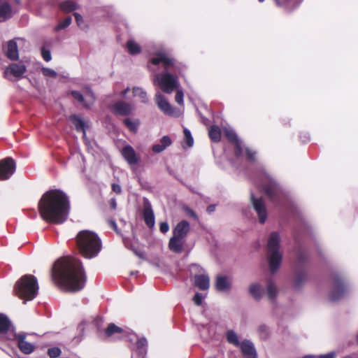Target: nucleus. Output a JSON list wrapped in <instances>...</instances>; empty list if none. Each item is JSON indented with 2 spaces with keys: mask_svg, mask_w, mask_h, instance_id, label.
I'll return each instance as SVG.
<instances>
[{
  "mask_svg": "<svg viewBox=\"0 0 358 358\" xmlns=\"http://www.w3.org/2000/svg\"><path fill=\"white\" fill-rule=\"evenodd\" d=\"M52 276L59 286L71 292L83 289L87 280L82 262L73 257L58 260L52 268Z\"/></svg>",
  "mask_w": 358,
  "mask_h": 358,
  "instance_id": "nucleus-1",
  "label": "nucleus"
},
{
  "mask_svg": "<svg viewBox=\"0 0 358 358\" xmlns=\"http://www.w3.org/2000/svg\"><path fill=\"white\" fill-rule=\"evenodd\" d=\"M40 216L46 222L61 224L68 218L71 204L67 194L59 189L45 192L38 203Z\"/></svg>",
  "mask_w": 358,
  "mask_h": 358,
  "instance_id": "nucleus-2",
  "label": "nucleus"
},
{
  "mask_svg": "<svg viewBox=\"0 0 358 358\" xmlns=\"http://www.w3.org/2000/svg\"><path fill=\"white\" fill-rule=\"evenodd\" d=\"M76 246L79 253L86 259L97 256L101 250L102 244L99 237L94 232L83 230L76 237Z\"/></svg>",
  "mask_w": 358,
  "mask_h": 358,
  "instance_id": "nucleus-3",
  "label": "nucleus"
},
{
  "mask_svg": "<svg viewBox=\"0 0 358 358\" xmlns=\"http://www.w3.org/2000/svg\"><path fill=\"white\" fill-rule=\"evenodd\" d=\"M38 285L36 278L31 274L22 275L15 284L13 292L20 299L31 301L38 294Z\"/></svg>",
  "mask_w": 358,
  "mask_h": 358,
  "instance_id": "nucleus-4",
  "label": "nucleus"
},
{
  "mask_svg": "<svg viewBox=\"0 0 358 358\" xmlns=\"http://www.w3.org/2000/svg\"><path fill=\"white\" fill-rule=\"evenodd\" d=\"M280 238L278 232L271 233L267 243V253L270 271L275 273L280 266L282 255L280 252Z\"/></svg>",
  "mask_w": 358,
  "mask_h": 358,
  "instance_id": "nucleus-5",
  "label": "nucleus"
},
{
  "mask_svg": "<svg viewBox=\"0 0 358 358\" xmlns=\"http://www.w3.org/2000/svg\"><path fill=\"white\" fill-rule=\"evenodd\" d=\"M331 278L332 287L329 294V300L334 302L340 300L345 296L348 287L344 279L339 273H333Z\"/></svg>",
  "mask_w": 358,
  "mask_h": 358,
  "instance_id": "nucleus-6",
  "label": "nucleus"
},
{
  "mask_svg": "<svg viewBox=\"0 0 358 358\" xmlns=\"http://www.w3.org/2000/svg\"><path fill=\"white\" fill-rule=\"evenodd\" d=\"M159 85L164 92L171 94L178 87V79L169 73H164L159 80Z\"/></svg>",
  "mask_w": 358,
  "mask_h": 358,
  "instance_id": "nucleus-7",
  "label": "nucleus"
},
{
  "mask_svg": "<svg viewBox=\"0 0 358 358\" xmlns=\"http://www.w3.org/2000/svg\"><path fill=\"white\" fill-rule=\"evenodd\" d=\"M16 164L11 157H6L0 160V180L9 179L15 173Z\"/></svg>",
  "mask_w": 358,
  "mask_h": 358,
  "instance_id": "nucleus-8",
  "label": "nucleus"
},
{
  "mask_svg": "<svg viewBox=\"0 0 358 358\" xmlns=\"http://www.w3.org/2000/svg\"><path fill=\"white\" fill-rule=\"evenodd\" d=\"M10 340H16L17 345L21 352L24 355H30L35 350L34 345L27 342L26 339V334L24 333L12 334L11 337L8 338Z\"/></svg>",
  "mask_w": 358,
  "mask_h": 358,
  "instance_id": "nucleus-9",
  "label": "nucleus"
},
{
  "mask_svg": "<svg viewBox=\"0 0 358 358\" xmlns=\"http://www.w3.org/2000/svg\"><path fill=\"white\" fill-rule=\"evenodd\" d=\"M27 71L24 64L21 63H13L7 66L3 72V76L8 80H13L11 76L17 80L20 79Z\"/></svg>",
  "mask_w": 358,
  "mask_h": 358,
  "instance_id": "nucleus-10",
  "label": "nucleus"
},
{
  "mask_svg": "<svg viewBox=\"0 0 358 358\" xmlns=\"http://www.w3.org/2000/svg\"><path fill=\"white\" fill-rule=\"evenodd\" d=\"M250 201L258 215L259 222L264 224L267 218V210L264 199L262 197L257 199L254 194L251 193Z\"/></svg>",
  "mask_w": 358,
  "mask_h": 358,
  "instance_id": "nucleus-11",
  "label": "nucleus"
},
{
  "mask_svg": "<svg viewBox=\"0 0 358 358\" xmlns=\"http://www.w3.org/2000/svg\"><path fill=\"white\" fill-rule=\"evenodd\" d=\"M263 189L268 196V199L275 205L279 206L281 204L283 198V194L280 189L275 184L265 185Z\"/></svg>",
  "mask_w": 358,
  "mask_h": 358,
  "instance_id": "nucleus-12",
  "label": "nucleus"
},
{
  "mask_svg": "<svg viewBox=\"0 0 358 358\" xmlns=\"http://www.w3.org/2000/svg\"><path fill=\"white\" fill-rule=\"evenodd\" d=\"M121 154L124 160L131 166L136 165L139 162V157L136 155L134 149L129 145L122 148Z\"/></svg>",
  "mask_w": 358,
  "mask_h": 358,
  "instance_id": "nucleus-13",
  "label": "nucleus"
},
{
  "mask_svg": "<svg viewBox=\"0 0 358 358\" xmlns=\"http://www.w3.org/2000/svg\"><path fill=\"white\" fill-rule=\"evenodd\" d=\"M150 62L153 65H158L159 63H162L164 69L173 66L175 64L173 59L168 57L165 53L161 52H157L155 57L150 59Z\"/></svg>",
  "mask_w": 358,
  "mask_h": 358,
  "instance_id": "nucleus-14",
  "label": "nucleus"
},
{
  "mask_svg": "<svg viewBox=\"0 0 358 358\" xmlns=\"http://www.w3.org/2000/svg\"><path fill=\"white\" fill-rule=\"evenodd\" d=\"M112 110L117 115L126 116L131 113L133 107L129 103L119 101L113 105Z\"/></svg>",
  "mask_w": 358,
  "mask_h": 358,
  "instance_id": "nucleus-15",
  "label": "nucleus"
},
{
  "mask_svg": "<svg viewBox=\"0 0 358 358\" xmlns=\"http://www.w3.org/2000/svg\"><path fill=\"white\" fill-rule=\"evenodd\" d=\"M190 231V224L187 220L179 222L173 229V235L185 239Z\"/></svg>",
  "mask_w": 358,
  "mask_h": 358,
  "instance_id": "nucleus-16",
  "label": "nucleus"
},
{
  "mask_svg": "<svg viewBox=\"0 0 358 358\" xmlns=\"http://www.w3.org/2000/svg\"><path fill=\"white\" fill-rule=\"evenodd\" d=\"M155 101L159 109L165 114L172 115L173 113V109L172 106L166 99L165 96L162 94L157 93L155 94Z\"/></svg>",
  "mask_w": 358,
  "mask_h": 358,
  "instance_id": "nucleus-17",
  "label": "nucleus"
},
{
  "mask_svg": "<svg viewBox=\"0 0 358 358\" xmlns=\"http://www.w3.org/2000/svg\"><path fill=\"white\" fill-rule=\"evenodd\" d=\"M239 345L241 352L245 358H257L256 350L250 341L244 340Z\"/></svg>",
  "mask_w": 358,
  "mask_h": 358,
  "instance_id": "nucleus-18",
  "label": "nucleus"
},
{
  "mask_svg": "<svg viewBox=\"0 0 358 358\" xmlns=\"http://www.w3.org/2000/svg\"><path fill=\"white\" fill-rule=\"evenodd\" d=\"M185 239L178 238L173 235L169 239V248L175 253H180L184 248Z\"/></svg>",
  "mask_w": 358,
  "mask_h": 358,
  "instance_id": "nucleus-19",
  "label": "nucleus"
},
{
  "mask_svg": "<svg viewBox=\"0 0 358 358\" xmlns=\"http://www.w3.org/2000/svg\"><path fill=\"white\" fill-rule=\"evenodd\" d=\"M143 217L146 225L149 228H152L155 225V215L149 203L145 204L144 206L143 210Z\"/></svg>",
  "mask_w": 358,
  "mask_h": 358,
  "instance_id": "nucleus-20",
  "label": "nucleus"
},
{
  "mask_svg": "<svg viewBox=\"0 0 358 358\" xmlns=\"http://www.w3.org/2000/svg\"><path fill=\"white\" fill-rule=\"evenodd\" d=\"M6 57L11 60H17L19 58L17 43L10 40L8 43L7 50L5 52Z\"/></svg>",
  "mask_w": 358,
  "mask_h": 358,
  "instance_id": "nucleus-21",
  "label": "nucleus"
},
{
  "mask_svg": "<svg viewBox=\"0 0 358 358\" xmlns=\"http://www.w3.org/2000/svg\"><path fill=\"white\" fill-rule=\"evenodd\" d=\"M194 285L201 290H206L209 288V277L204 274L196 275L194 276Z\"/></svg>",
  "mask_w": 358,
  "mask_h": 358,
  "instance_id": "nucleus-22",
  "label": "nucleus"
},
{
  "mask_svg": "<svg viewBox=\"0 0 358 358\" xmlns=\"http://www.w3.org/2000/svg\"><path fill=\"white\" fill-rule=\"evenodd\" d=\"M215 286L217 290L224 292L230 289L231 282L225 275H217Z\"/></svg>",
  "mask_w": 358,
  "mask_h": 358,
  "instance_id": "nucleus-23",
  "label": "nucleus"
},
{
  "mask_svg": "<svg viewBox=\"0 0 358 358\" xmlns=\"http://www.w3.org/2000/svg\"><path fill=\"white\" fill-rule=\"evenodd\" d=\"M69 120L74 124L76 130L79 132L82 131L83 136L86 135V124L85 122L77 115H71Z\"/></svg>",
  "mask_w": 358,
  "mask_h": 358,
  "instance_id": "nucleus-24",
  "label": "nucleus"
},
{
  "mask_svg": "<svg viewBox=\"0 0 358 358\" xmlns=\"http://www.w3.org/2000/svg\"><path fill=\"white\" fill-rule=\"evenodd\" d=\"M13 15L12 8L10 5L3 1L0 3V22L5 21L10 19Z\"/></svg>",
  "mask_w": 358,
  "mask_h": 358,
  "instance_id": "nucleus-25",
  "label": "nucleus"
},
{
  "mask_svg": "<svg viewBox=\"0 0 358 358\" xmlns=\"http://www.w3.org/2000/svg\"><path fill=\"white\" fill-rule=\"evenodd\" d=\"M12 327L10 319L3 313H0V335L7 334Z\"/></svg>",
  "mask_w": 358,
  "mask_h": 358,
  "instance_id": "nucleus-26",
  "label": "nucleus"
},
{
  "mask_svg": "<svg viewBox=\"0 0 358 358\" xmlns=\"http://www.w3.org/2000/svg\"><path fill=\"white\" fill-rule=\"evenodd\" d=\"M208 136L211 141L218 143L221 140L222 132L220 128L217 125H212L208 129Z\"/></svg>",
  "mask_w": 358,
  "mask_h": 358,
  "instance_id": "nucleus-27",
  "label": "nucleus"
},
{
  "mask_svg": "<svg viewBox=\"0 0 358 358\" xmlns=\"http://www.w3.org/2000/svg\"><path fill=\"white\" fill-rule=\"evenodd\" d=\"M59 7L62 11L66 13H71L72 11H74L77 10L79 6L77 3H76L73 1L67 0L61 2L59 4Z\"/></svg>",
  "mask_w": 358,
  "mask_h": 358,
  "instance_id": "nucleus-28",
  "label": "nucleus"
},
{
  "mask_svg": "<svg viewBox=\"0 0 358 358\" xmlns=\"http://www.w3.org/2000/svg\"><path fill=\"white\" fill-rule=\"evenodd\" d=\"M124 333H125V331L122 328L115 325L114 323H110L103 332L104 336L107 338H110L115 334H123Z\"/></svg>",
  "mask_w": 358,
  "mask_h": 358,
  "instance_id": "nucleus-29",
  "label": "nucleus"
},
{
  "mask_svg": "<svg viewBox=\"0 0 358 358\" xmlns=\"http://www.w3.org/2000/svg\"><path fill=\"white\" fill-rule=\"evenodd\" d=\"M250 294L255 299L259 301L262 298V289L259 284L254 283L250 285L249 287Z\"/></svg>",
  "mask_w": 358,
  "mask_h": 358,
  "instance_id": "nucleus-30",
  "label": "nucleus"
},
{
  "mask_svg": "<svg viewBox=\"0 0 358 358\" xmlns=\"http://www.w3.org/2000/svg\"><path fill=\"white\" fill-rule=\"evenodd\" d=\"M123 122L129 131L133 133L137 132L140 124V121L138 119L131 120L130 118H125Z\"/></svg>",
  "mask_w": 358,
  "mask_h": 358,
  "instance_id": "nucleus-31",
  "label": "nucleus"
},
{
  "mask_svg": "<svg viewBox=\"0 0 358 358\" xmlns=\"http://www.w3.org/2000/svg\"><path fill=\"white\" fill-rule=\"evenodd\" d=\"M128 52L131 55L139 54L141 51V47L134 41H128L127 43Z\"/></svg>",
  "mask_w": 358,
  "mask_h": 358,
  "instance_id": "nucleus-32",
  "label": "nucleus"
},
{
  "mask_svg": "<svg viewBox=\"0 0 358 358\" xmlns=\"http://www.w3.org/2000/svg\"><path fill=\"white\" fill-rule=\"evenodd\" d=\"M227 340L229 343L238 346L240 345L237 334L232 330L227 331L226 334Z\"/></svg>",
  "mask_w": 358,
  "mask_h": 358,
  "instance_id": "nucleus-33",
  "label": "nucleus"
},
{
  "mask_svg": "<svg viewBox=\"0 0 358 358\" xmlns=\"http://www.w3.org/2000/svg\"><path fill=\"white\" fill-rule=\"evenodd\" d=\"M224 136L229 143L234 144L239 141V139L236 132L231 129H227L224 131Z\"/></svg>",
  "mask_w": 358,
  "mask_h": 358,
  "instance_id": "nucleus-34",
  "label": "nucleus"
},
{
  "mask_svg": "<svg viewBox=\"0 0 358 358\" xmlns=\"http://www.w3.org/2000/svg\"><path fill=\"white\" fill-rule=\"evenodd\" d=\"M133 94L135 96H138L143 103L148 102L147 93L140 87H134Z\"/></svg>",
  "mask_w": 358,
  "mask_h": 358,
  "instance_id": "nucleus-35",
  "label": "nucleus"
},
{
  "mask_svg": "<svg viewBox=\"0 0 358 358\" xmlns=\"http://www.w3.org/2000/svg\"><path fill=\"white\" fill-rule=\"evenodd\" d=\"M277 288L273 282L271 281L268 282L267 293L270 299L273 300L277 296Z\"/></svg>",
  "mask_w": 358,
  "mask_h": 358,
  "instance_id": "nucleus-36",
  "label": "nucleus"
},
{
  "mask_svg": "<svg viewBox=\"0 0 358 358\" xmlns=\"http://www.w3.org/2000/svg\"><path fill=\"white\" fill-rule=\"evenodd\" d=\"M306 273L303 271L299 272L296 274L295 281H294V285L296 287H300L302 285V283L306 280Z\"/></svg>",
  "mask_w": 358,
  "mask_h": 358,
  "instance_id": "nucleus-37",
  "label": "nucleus"
},
{
  "mask_svg": "<svg viewBox=\"0 0 358 358\" xmlns=\"http://www.w3.org/2000/svg\"><path fill=\"white\" fill-rule=\"evenodd\" d=\"M184 140L186 142L188 147H192L194 144V139L191 134V132L187 128L183 129Z\"/></svg>",
  "mask_w": 358,
  "mask_h": 358,
  "instance_id": "nucleus-38",
  "label": "nucleus"
},
{
  "mask_svg": "<svg viewBox=\"0 0 358 358\" xmlns=\"http://www.w3.org/2000/svg\"><path fill=\"white\" fill-rule=\"evenodd\" d=\"M71 21H72V19L70 16L65 17L64 20L60 22L57 25V27H55V30L59 31V30L66 28L67 27H69L71 24Z\"/></svg>",
  "mask_w": 358,
  "mask_h": 358,
  "instance_id": "nucleus-39",
  "label": "nucleus"
},
{
  "mask_svg": "<svg viewBox=\"0 0 358 358\" xmlns=\"http://www.w3.org/2000/svg\"><path fill=\"white\" fill-rule=\"evenodd\" d=\"M62 351L57 347L51 348L48 350V355L50 358H57L60 356Z\"/></svg>",
  "mask_w": 358,
  "mask_h": 358,
  "instance_id": "nucleus-40",
  "label": "nucleus"
},
{
  "mask_svg": "<svg viewBox=\"0 0 358 358\" xmlns=\"http://www.w3.org/2000/svg\"><path fill=\"white\" fill-rule=\"evenodd\" d=\"M245 154L246 159L252 162L255 161V156H256V152L252 150L249 148H245Z\"/></svg>",
  "mask_w": 358,
  "mask_h": 358,
  "instance_id": "nucleus-41",
  "label": "nucleus"
},
{
  "mask_svg": "<svg viewBox=\"0 0 358 358\" xmlns=\"http://www.w3.org/2000/svg\"><path fill=\"white\" fill-rule=\"evenodd\" d=\"M71 95L72 96L78 100L79 102L82 103L83 104V106L86 108H89L90 106L86 104L85 103H84V97L83 96V94L78 92V91H72L71 92Z\"/></svg>",
  "mask_w": 358,
  "mask_h": 358,
  "instance_id": "nucleus-42",
  "label": "nucleus"
},
{
  "mask_svg": "<svg viewBox=\"0 0 358 358\" xmlns=\"http://www.w3.org/2000/svg\"><path fill=\"white\" fill-rule=\"evenodd\" d=\"M258 333L262 339H266L268 336V331L266 325H260L258 328Z\"/></svg>",
  "mask_w": 358,
  "mask_h": 358,
  "instance_id": "nucleus-43",
  "label": "nucleus"
},
{
  "mask_svg": "<svg viewBox=\"0 0 358 358\" xmlns=\"http://www.w3.org/2000/svg\"><path fill=\"white\" fill-rule=\"evenodd\" d=\"M234 145V155L236 157H240L243 153V148L241 142L239 141L233 144Z\"/></svg>",
  "mask_w": 358,
  "mask_h": 358,
  "instance_id": "nucleus-44",
  "label": "nucleus"
},
{
  "mask_svg": "<svg viewBox=\"0 0 358 358\" xmlns=\"http://www.w3.org/2000/svg\"><path fill=\"white\" fill-rule=\"evenodd\" d=\"M103 324V321L102 317H96L93 320V325L96 328L98 331H101Z\"/></svg>",
  "mask_w": 358,
  "mask_h": 358,
  "instance_id": "nucleus-45",
  "label": "nucleus"
},
{
  "mask_svg": "<svg viewBox=\"0 0 358 358\" xmlns=\"http://www.w3.org/2000/svg\"><path fill=\"white\" fill-rule=\"evenodd\" d=\"M42 72L43 74L47 77L55 78L57 76V73L51 69L43 68Z\"/></svg>",
  "mask_w": 358,
  "mask_h": 358,
  "instance_id": "nucleus-46",
  "label": "nucleus"
},
{
  "mask_svg": "<svg viewBox=\"0 0 358 358\" xmlns=\"http://www.w3.org/2000/svg\"><path fill=\"white\" fill-rule=\"evenodd\" d=\"M41 55H42L43 59L45 62H49L51 60L52 57H51L50 51L48 50H46L45 48H41Z\"/></svg>",
  "mask_w": 358,
  "mask_h": 358,
  "instance_id": "nucleus-47",
  "label": "nucleus"
},
{
  "mask_svg": "<svg viewBox=\"0 0 358 358\" xmlns=\"http://www.w3.org/2000/svg\"><path fill=\"white\" fill-rule=\"evenodd\" d=\"M172 143L171 139L168 136H164L160 140V144L162 146H164L166 149L168 146H169Z\"/></svg>",
  "mask_w": 358,
  "mask_h": 358,
  "instance_id": "nucleus-48",
  "label": "nucleus"
},
{
  "mask_svg": "<svg viewBox=\"0 0 358 358\" xmlns=\"http://www.w3.org/2000/svg\"><path fill=\"white\" fill-rule=\"evenodd\" d=\"M176 101L179 105L183 104V92L182 90H177L176 96H175Z\"/></svg>",
  "mask_w": 358,
  "mask_h": 358,
  "instance_id": "nucleus-49",
  "label": "nucleus"
},
{
  "mask_svg": "<svg viewBox=\"0 0 358 358\" xmlns=\"http://www.w3.org/2000/svg\"><path fill=\"white\" fill-rule=\"evenodd\" d=\"M73 16L75 17L76 22L78 27H81L82 25L84 24V20L81 15H80L78 13H74Z\"/></svg>",
  "mask_w": 358,
  "mask_h": 358,
  "instance_id": "nucleus-50",
  "label": "nucleus"
},
{
  "mask_svg": "<svg viewBox=\"0 0 358 358\" xmlns=\"http://www.w3.org/2000/svg\"><path fill=\"white\" fill-rule=\"evenodd\" d=\"M147 345V341L145 338H142L137 341L136 345L137 348L140 350H143Z\"/></svg>",
  "mask_w": 358,
  "mask_h": 358,
  "instance_id": "nucleus-51",
  "label": "nucleus"
},
{
  "mask_svg": "<svg viewBox=\"0 0 358 358\" xmlns=\"http://www.w3.org/2000/svg\"><path fill=\"white\" fill-rule=\"evenodd\" d=\"M159 230L162 233L165 234L169 230V225L166 222H163L159 224Z\"/></svg>",
  "mask_w": 358,
  "mask_h": 358,
  "instance_id": "nucleus-52",
  "label": "nucleus"
},
{
  "mask_svg": "<svg viewBox=\"0 0 358 358\" xmlns=\"http://www.w3.org/2000/svg\"><path fill=\"white\" fill-rule=\"evenodd\" d=\"M193 301L196 306H201L202 303L201 294L199 293H196L193 298Z\"/></svg>",
  "mask_w": 358,
  "mask_h": 358,
  "instance_id": "nucleus-53",
  "label": "nucleus"
},
{
  "mask_svg": "<svg viewBox=\"0 0 358 358\" xmlns=\"http://www.w3.org/2000/svg\"><path fill=\"white\" fill-rule=\"evenodd\" d=\"M152 151L155 153H159L165 150L164 146L161 144H155L152 148Z\"/></svg>",
  "mask_w": 358,
  "mask_h": 358,
  "instance_id": "nucleus-54",
  "label": "nucleus"
},
{
  "mask_svg": "<svg viewBox=\"0 0 358 358\" xmlns=\"http://www.w3.org/2000/svg\"><path fill=\"white\" fill-rule=\"evenodd\" d=\"M336 354L335 352H330L325 355H321L317 357V358H336Z\"/></svg>",
  "mask_w": 358,
  "mask_h": 358,
  "instance_id": "nucleus-55",
  "label": "nucleus"
},
{
  "mask_svg": "<svg viewBox=\"0 0 358 358\" xmlns=\"http://www.w3.org/2000/svg\"><path fill=\"white\" fill-rule=\"evenodd\" d=\"M111 187H112V190L114 192H115L116 194H121L122 189H121V187L118 184L113 183V184H112Z\"/></svg>",
  "mask_w": 358,
  "mask_h": 358,
  "instance_id": "nucleus-56",
  "label": "nucleus"
},
{
  "mask_svg": "<svg viewBox=\"0 0 358 358\" xmlns=\"http://www.w3.org/2000/svg\"><path fill=\"white\" fill-rule=\"evenodd\" d=\"M184 210L186 212V213L190 216V217H192L194 218H196V213H194V211L193 210H192L191 208H189V207L186 206L184 208Z\"/></svg>",
  "mask_w": 358,
  "mask_h": 358,
  "instance_id": "nucleus-57",
  "label": "nucleus"
},
{
  "mask_svg": "<svg viewBox=\"0 0 358 358\" xmlns=\"http://www.w3.org/2000/svg\"><path fill=\"white\" fill-rule=\"evenodd\" d=\"M110 206L111 208V209L113 210H115L116 208H117V203H116V200L115 199H111L110 200Z\"/></svg>",
  "mask_w": 358,
  "mask_h": 358,
  "instance_id": "nucleus-58",
  "label": "nucleus"
},
{
  "mask_svg": "<svg viewBox=\"0 0 358 358\" xmlns=\"http://www.w3.org/2000/svg\"><path fill=\"white\" fill-rule=\"evenodd\" d=\"M215 207H216V206H215V205H210V206H208V208H207V210H207V212H208V213H213V211H215Z\"/></svg>",
  "mask_w": 358,
  "mask_h": 358,
  "instance_id": "nucleus-59",
  "label": "nucleus"
},
{
  "mask_svg": "<svg viewBox=\"0 0 358 358\" xmlns=\"http://www.w3.org/2000/svg\"><path fill=\"white\" fill-rule=\"evenodd\" d=\"M109 223H110V226L113 228V229L116 231L117 230V224H116L115 221L110 220Z\"/></svg>",
  "mask_w": 358,
  "mask_h": 358,
  "instance_id": "nucleus-60",
  "label": "nucleus"
},
{
  "mask_svg": "<svg viewBox=\"0 0 358 358\" xmlns=\"http://www.w3.org/2000/svg\"><path fill=\"white\" fill-rule=\"evenodd\" d=\"M13 1L17 5H20L21 3V0H13Z\"/></svg>",
  "mask_w": 358,
  "mask_h": 358,
  "instance_id": "nucleus-61",
  "label": "nucleus"
},
{
  "mask_svg": "<svg viewBox=\"0 0 358 358\" xmlns=\"http://www.w3.org/2000/svg\"><path fill=\"white\" fill-rule=\"evenodd\" d=\"M277 3V4L279 6L280 5V2H279V0H275Z\"/></svg>",
  "mask_w": 358,
  "mask_h": 358,
  "instance_id": "nucleus-62",
  "label": "nucleus"
},
{
  "mask_svg": "<svg viewBox=\"0 0 358 358\" xmlns=\"http://www.w3.org/2000/svg\"><path fill=\"white\" fill-rule=\"evenodd\" d=\"M258 1H259V2H261V3H262V2H263L264 0H258Z\"/></svg>",
  "mask_w": 358,
  "mask_h": 358,
  "instance_id": "nucleus-63",
  "label": "nucleus"
},
{
  "mask_svg": "<svg viewBox=\"0 0 358 358\" xmlns=\"http://www.w3.org/2000/svg\"><path fill=\"white\" fill-rule=\"evenodd\" d=\"M357 342H358V334H357Z\"/></svg>",
  "mask_w": 358,
  "mask_h": 358,
  "instance_id": "nucleus-64",
  "label": "nucleus"
}]
</instances>
